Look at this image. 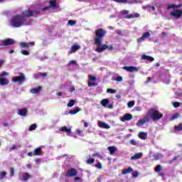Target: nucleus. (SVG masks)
I'll use <instances>...</instances> for the list:
<instances>
[{"label":"nucleus","instance_id":"nucleus-37","mask_svg":"<svg viewBox=\"0 0 182 182\" xmlns=\"http://www.w3.org/2000/svg\"><path fill=\"white\" fill-rule=\"evenodd\" d=\"M133 106H134V101H129L127 103V107H129V109H132V107H133Z\"/></svg>","mask_w":182,"mask_h":182},{"label":"nucleus","instance_id":"nucleus-60","mask_svg":"<svg viewBox=\"0 0 182 182\" xmlns=\"http://www.w3.org/2000/svg\"><path fill=\"white\" fill-rule=\"evenodd\" d=\"M4 65V60H0V68Z\"/></svg>","mask_w":182,"mask_h":182},{"label":"nucleus","instance_id":"nucleus-39","mask_svg":"<svg viewBox=\"0 0 182 182\" xmlns=\"http://www.w3.org/2000/svg\"><path fill=\"white\" fill-rule=\"evenodd\" d=\"M179 114H173L170 120L173 121V120H176V119H178L179 117Z\"/></svg>","mask_w":182,"mask_h":182},{"label":"nucleus","instance_id":"nucleus-26","mask_svg":"<svg viewBox=\"0 0 182 182\" xmlns=\"http://www.w3.org/2000/svg\"><path fill=\"white\" fill-rule=\"evenodd\" d=\"M141 59H144V60H149L150 62H153L154 60V58L153 57L146 55H143L141 56Z\"/></svg>","mask_w":182,"mask_h":182},{"label":"nucleus","instance_id":"nucleus-42","mask_svg":"<svg viewBox=\"0 0 182 182\" xmlns=\"http://www.w3.org/2000/svg\"><path fill=\"white\" fill-rule=\"evenodd\" d=\"M143 8L144 9H146V8H151V9H152V11H156V7L154 6L147 5V6H143Z\"/></svg>","mask_w":182,"mask_h":182},{"label":"nucleus","instance_id":"nucleus-15","mask_svg":"<svg viewBox=\"0 0 182 182\" xmlns=\"http://www.w3.org/2000/svg\"><path fill=\"white\" fill-rule=\"evenodd\" d=\"M149 119L148 118H145L143 119H139L138 121V122L136 123V126L137 127H141V126H143V124H144L145 123H147V122H149Z\"/></svg>","mask_w":182,"mask_h":182},{"label":"nucleus","instance_id":"nucleus-44","mask_svg":"<svg viewBox=\"0 0 182 182\" xmlns=\"http://www.w3.org/2000/svg\"><path fill=\"white\" fill-rule=\"evenodd\" d=\"M21 53H22V55H25L26 56L29 55V51L28 50H22L21 51Z\"/></svg>","mask_w":182,"mask_h":182},{"label":"nucleus","instance_id":"nucleus-59","mask_svg":"<svg viewBox=\"0 0 182 182\" xmlns=\"http://www.w3.org/2000/svg\"><path fill=\"white\" fill-rule=\"evenodd\" d=\"M85 127H89V124L87 122H84Z\"/></svg>","mask_w":182,"mask_h":182},{"label":"nucleus","instance_id":"nucleus-9","mask_svg":"<svg viewBox=\"0 0 182 182\" xmlns=\"http://www.w3.org/2000/svg\"><path fill=\"white\" fill-rule=\"evenodd\" d=\"M122 69H124V70H126L127 72H130L132 73L133 72H139V68L134 66H124Z\"/></svg>","mask_w":182,"mask_h":182},{"label":"nucleus","instance_id":"nucleus-29","mask_svg":"<svg viewBox=\"0 0 182 182\" xmlns=\"http://www.w3.org/2000/svg\"><path fill=\"white\" fill-rule=\"evenodd\" d=\"M133 172L132 168H125L122 171V174H129V173Z\"/></svg>","mask_w":182,"mask_h":182},{"label":"nucleus","instance_id":"nucleus-17","mask_svg":"<svg viewBox=\"0 0 182 182\" xmlns=\"http://www.w3.org/2000/svg\"><path fill=\"white\" fill-rule=\"evenodd\" d=\"M42 90V87L39 86L37 87H33L30 90V93H32L33 95H36L37 93H39Z\"/></svg>","mask_w":182,"mask_h":182},{"label":"nucleus","instance_id":"nucleus-11","mask_svg":"<svg viewBox=\"0 0 182 182\" xmlns=\"http://www.w3.org/2000/svg\"><path fill=\"white\" fill-rule=\"evenodd\" d=\"M133 119V115L132 114H125L122 117H121V122H129Z\"/></svg>","mask_w":182,"mask_h":182},{"label":"nucleus","instance_id":"nucleus-3","mask_svg":"<svg viewBox=\"0 0 182 182\" xmlns=\"http://www.w3.org/2000/svg\"><path fill=\"white\" fill-rule=\"evenodd\" d=\"M171 8H174L172 11L170 12L171 16L175 18V19H180L182 15V10L176 8H181V4L176 5V4H169L167 6V9H171Z\"/></svg>","mask_w":182,"mask_h":182},{"label":"nucleus","instance_id":"nucleus-20","mask_svg":"<svg viewBox=\"0 0 182 182\" xmlns=\"http://www.w3.org/2000/svg\"><path fill=\"white\" fill-rule=\"evenodd\" d=\"M98 126H99V127H101L102 129H109L110 128V126H109L107 124H106L105 122H103L102 121H99Z\"/></svg>","mask_w":182,"mask_h":182},{"label":"nucleus","instance_id":"nucleus-6","mask_svg":"<svg viewBox=\"0 0 182 182\" xmlns=\"http://www.w3.org/2000/svg\"><path fill=\"white\" fill-rule=\"evenodd\" d=\"M49 4L50 6L41 9L42 11H48L50 8H52V9H58L59 4H58L57 0H50Z\"/></svg>","mask_w":182,"mask_h":182},{"label":"nucleus","instance_id":"nucleus-16","mask_svg":"<svg viewBox=\"0 0 182 182\" xmlns=\"http://www.w3.org/2000/svg\"><path fill=\"white\" fill-rule=\"evenodd\" d=\"M100 105H102V106H103V107H108L109 109H112L111 105L107 106V105H109V99H103L100 102Z\"/></svg>","mask_w":182,"mask_h":182},{"label":"nucleus","instance_id":"nucleus-2","mask_svg":"<svg viewBox=\"0 0 182 182\" xmlns=\"http://www.w3.org/2000/svg\"><path fill=\"white\" fill-rule=\"evenodd\" d=\"M107 32L103 28H99L95 31L96 38H95V45H96L97 48L95 49V52L97 53H102V52L106 50H112L113 49V46H107L106 44H102L103 42V36L106 35Z\"/></svg>","mask_w":182,"mask_h":182},{"label":"nucleus","instance_id":"nucleus-54","mask_svg":"<svg viewBox=\"0 0 182 182\" xmlns=\"http://www.w3.org/2000/svg\"><path fill=\"white\" fill-rule=\"evenodd\" d=\"M121 14H124L125 15H127V14H129V11L127 10H123L121 11Z\"/></svg>","mask_w":182,"mask_h":182},{"label":"nucleus","instance_id":"nucleus-38","mask_svg":"<svg viewBox=\"0 0 182 182\" xmlns=\"http://www.w3.org/2000/svg\"><path fill=\"white\" fill-rule=\"evenodd\" d=\"M175 130L178 131V132H180L182 130V124H179L178 126H175Z\"/></svg>","mask_w":182,"mask_h":182},{"label":"nucleus","instance_id":"nucleus-14","mask_svg":"<svg viewBox=\"0 0 182 182\" xmlns=\"http://www.w3.org/2000/svg\"><path fill=\"white\" fill-rule=\"evenodd\" d=\"M147 38H150V33L149 32L144 33L141 38L137 39V42L140 43L143 42L144 39H147Z\"/></svg>","mask_w":182,"mask_h":182},{"label":"nucleus","instance_id":"nucleus-1","mask_svg":"<svg viewBox=\"0 0 182 182\" xmlns=\"http://www.w3.org/2000/svg\"><path fill=\"white\" fill-rule=\"evenodd\" d=\"M41 12L35 11L32 10H26L22 12L21 14H16L11 17L10 20V25L13 28H21V26H29L32 25L33 20L31 18V16H33L36 14H39Z\"/></svg>","mask_w":182,"mask_h":182},{"label":"nucleus","instance_id":"nucleus-10","mask_svg":"<svg viewBox=\"0 0 182 182\" xmlns=\"http://www.w3.org/2000/svg\"><path fill=\"white\" fill-rule=\"evenodd\" d=\"M77 176V171L73 168L69 169L66 173L67 177H75Z\"/></svg>","mask_w":182,"mask_h":182},{"label":"nucleus","instance_id":"nucleus-13","mask_svg":"<svg viewBox=\"0 0 182 182\" xmlns=\"http://www.w3.org/2000/svg\"><path fill=\"white\" fill-rule=\"evenodd\" d=\"M114 2H118L119 4H137L136 0L129 1V0H112Z\"/></svg>","mask_w":182,"mask_h":182},{"label":"nucleus","instance_id":"nucleus-24","mask_svg":"<svg viewBox=\"0 0 182 182\" xmlns=\"http://www.w3.org/2000/svg\"><path fill=\"white\" fill-rule=\"evenodd\" d=\"M138 137L141 140H146V139H147V132H139V134H138Z\"/></svg>","mask_w":182,"mask_h":182},{"label":"nucleus","instance_id":"nucleus-27","mask_svg":"<svg viewBox=\"0 0 182 182\" xmlns=\"http://www.w3.org/2000/svg\"><path fill=\"white\" fill-rule=\"evenodd\" d=\"M140 16V14L136 13L134 14H129L126 16L127 19H132V18H139Z\"/></svg>","mask_w":182,"mask_h":182},{"label":"nucleus","instance_id":"nucleus-31","mask_svg":"<svg viewBox=\"0 0 182 182\" xmlns=\"http://www.w3.org/2000/svg\"><path fill=\"white\" fill-rule=\"evenodd\" d=\"M154 160H160L161 159H163V154H157L154 155Z\"/></svg>","mask_w":182,"mask_h":182},{"label":"nucleus","instance_id":"nucleus-32","mask_svg":"<svg viewBox=\"0 0 182 182\" xmlns=\"http://www.w3.org/2000/svg\"><path fill=\"white\" fill-rule=\"evenodd\" d=\"M80 111V108H76L75 109L70 110L69 113L70 114H76L77 113H79Z\"/></svg>","mask_w":182,"mask_h":182},{"label":"nucleus","instance_id":"nucleus-25","mask_svg":"<svg viewBox=\"0 0 182 182\" xmlns=\"http://www.w3.org/2000/svg\"><path fill=\"white\" fill-rule=\"evenodd\" d=\"M79 49H80V46L75 44L71 47L70 52H71V53H75V52H76V50H79Z\"/></svg>","mask_w":182,"mask_h":182},{"label":"nucleus","instance_id":"nucleus-21","mask_svg":"<svg viewBox=\"0 0 182 182\" xmlns=\"http://www.w3.org/2000/svg\"><path fill=\"white\" fill-rule=\"evenodd\" d=\"M31 174H29V173H24L22 175V178L21 181H28V180H29V178H31Z\"/></svg>","mask_w":182,"mask_h":182},{"label":"nucleus","instance_id":"nucleus-62","mask_svg":"<svg viewBox=\"0 0 182 182\" xmlns=\"http://www.w3.org/2000/svg\"><path fill=\"white\" fill-rule=\"evenodd\" d=\"M40 75V76H43V77H45V76H46V73H40L39 74Z\"/></svg>","mask_w":182,"mask_h":182},{"label":"nucleus","instance_id":"nucleus-45","mask_svg":"<svg viewBox=\"0 0 182 182\" xmlns=\"http://www.w3.org/2000/svg\"><path fill=\"white\" fill-rule=\"evenodd\" d=\"M68 25H70L71 26H73L74 25H76V21H73V20H69L68 21Z\"/></svg>","mask_w":182,"mask_h":182},{"label":"nucleus","instance_id":"nucleus-53","mask_svg":"<svg viewBox=\"0 0 182 182\" xmlns=\"http://www.w3.org/2000/svg\"><path fill=\"white\" fill-rule=\"evenodd\" d=\"M95 167H97V168H102V164L99 163L97 165H95Z\"/></svg>","mask_w":182,"mask_h":182},{"label":"nucleus","instance_id":"nucleus-12","mask_svg":"<svg viewBox=\"0 0 182 182\" xmlns=\"http://www.w3.org/2000/svg\"><path fill=\"white\" fill-rule=\"evenodd\" d=\"M1 43L4 46H8V45H14V43H15V41L12 38H8V39L1 41Z\"/></svg>","mask_w":182,"mask_h":182},{"label":"nucleus","instance_id":"nucleus-33","mask_svg":"<svg viewBox=\"0 0 182 182\" xmlns=\"http://www.w3.org/2000/svg\"><path fill=\"white\" fill-rule=\"evenodd\" d=\"M132 146H139V141H136L135 139H131L129 141Z\"/></svg>","mask_w":182,"mask_h":182},{"label":"nucleus","instance_id":"nucleus-63","mask_svg":"<svg viewBox=\"0 0 182 182\" xmlns=\"http://www.w3.org/2000/svg\"><path fill=\"white\" fill-rule=\"evenodd\" d=\"M95 156H97V157H100V155H99V154H95L92 155V157H95Z\"/></svg>","mask_w":182,"mask_h":182},{"label":"nucleus","instance_id":"nucleus-28","mask_svg":"<svg viewBox=\"0 0 182 182\" xmlns=\"http://www.w3.org/2000/svg\"><path fill=\"white\" fill-rule=\"evenodd\" d=\"M42 154V149L41 148H37L33 151L34 156H41Z\"/></svg>","mask_w":182,"mask_h":182},{"label":"nucleus","instance_id":"nucleus-4","mask_svg":"<svg viewBox=\"0 0 182 182\" xmlns=\"http://www.w3.org/2000/svg\"><path fill=\"white\" fill-rule=\"evenodd\" d=\"M149 116L151 117L153 120L158 121L163 117V114L160 113L158 110L152 109L148 112Z\"/></svg>","mask_w":182,"mask_h":182},{"label":"nucleus","instance_id":"nucleus-46","mask_svg":"<svg viewBox=\"0 0 182 182\" xmlns=\"http://www.w3.org/2000/svg\"><path fill=\"white\" fill-rule=\"evenodd\" d=\"M18 149V145L14 144L10 147V150H16Z\"/></svg>","mask_w":182,"mask_h":182},{"label":"nucleus","instance_id":"nucleus-64","mask_svg":"<svg viewBox=\"0 0 182 182\" xmlns=\"http://www.w3.org/2000/svg\"><path fill=\"white\" fill-rule=\"evenodd\" d=\"M62 95H63L62 92H58V93H57V95H58V96H62Z\"/></svg>","mask_w":182,"mask_h":182},{"label":"nucleus","instance_id":"nucleus-34","mask_svg":"<svg viewBox=\"0 0 182 182\" xmlns=\"http://www.w3.org/2000/svg\"><path fill=\"white\" fill-rule=\"evenodd\" d=\"M74 105H75V100H70V102L67 105L68 107H73Z\"/></svg>","mask_w":182,"mask_h":182},{"label":"nucleus","instance_id":"nucleus-41","mask_svg":"<svg viewBox=\"0 0 182 182\" xmlns=\"http://www.w3.org/2000/svg\"><path fill=\"white\" fill-rule=\"evenodd\" d=\"M95 163V159L90 158L87 160V164H93Z\"/></svg>","mask_w":182,"mask_h":182},{"label":"nucleus","instance_id":"nucleus-35","mask_svg":"<svg viewBox=\"0 0 182 182\" xmlns=\"http://www.w3.org/2000/svg\"><path fill=\"white\" fill-rule=\"evenodd\" d=\"M36 127H38L36 124H33L29 127L28 130L29 132H32L33 130H36Z\"/></svg>","mask_w":182,"mask_h":182},{"label":"nucleus","instance_id":"nucleus-43","mask_svg":"<svg viewBox=\"0 0 182 182\" xmlns=\"http://www.w3.org/2000/svg\"><path fill=\"white\" fill-rule=\"evenodd\" d=\"M155 171L156 173H159L160 171H161V165H158L156 168H155Z\"/></svg>","mask_w":182,"mask_h":182},{"label":"nucleus","instance_id":"nucleus-55","mask_svg":"<svg viewBox=\"0 0 182 182\" xmlns=\"http://www.w3.org/2000/svg\"><path fill=\"white\" fill-rule=\"evenodd\" d=\"M10 173H11V176H14V168H10Z\"/></svg>","mask_w":182,"mask_h":182},{"label":"nucleus","instance_id":"nucleus-19","mask_svg":"<svg viewBox=\"0 0 182 182\" xmlns=\"http://www.w3.org/2000/svg\"><path fill=\"white\" fill-rule=\"evenodd\" d=\"M107 150H109L110 156H113V154H114V152L117 151V147L114 146H108Z\"/></svg>","mask_w":182,"mask_h":182},{"label":"nucleus","instance_id":"nucleus-56","mask_svg":"<svg viewBox=\"0 0 182 182\" xmlns=\"http://www.w3.org/2000/svg\"><path fill=\"white\" fill-rule=\"evenodd\" d=\"M3 126L4 127H8V126H9V124H8V122H5V123H4Z\"/></svg>","mask_w":182,"mask_h":182},{"label":"nucleus","instance_id":"nucleus-36","mask_svg":"<svg viewBox=\"0 0 182 182\" xmlns=\"http://www.w3.org/2000/svg\"><path fill=\"white\" fill-rule=\"evenodd\" d=\"M6 176V171H3L0 173V180H4Z\"/></svg>","mask_w":182,"mask_h":182},{"label":"nucleus","instance_id":"nucleus-48","mask_svg":"<svg viewBox=\"0 0 182 182\" xmlns=\"http://www.w3.org/2000/svg\"><path fill=\"white\" fill-rule=\"evenodd\" d=\"M139 176V172L135 171L133 174H132V177H134V178H136V177H138Z\"/></svg>","mask_w":182,"mask_h":182},{"label":"nucleus","instance_id":"nucleus-7","mask_svg":"<svg viewBox=\"0 0 182 182\" xmlns=\"http://www.w3.org/2000/svg\"><path fill=\"white\" fill-rule=\"evenodd\" d=\"M97 80V77L96 76H93L90 75L88 76V86L89 87H92L93 86H97V84L93 82Z\"/></svg>","mask_w":182,"mask_h":182},{"label":"nucleus","instance_id":"nucleus-47","mask_svg":"<svg viewBox=\"0 0 182 182\" xmlns=\"http://www.w3.org/2000/svg\"><path fill=\"white\" fill-rule=\"evenodd\" d=\"M115 80H117V82H122L123 81V77L119 76L117 77Z\"/></svg>","mask_w":182,"mask_h":182},{"label":"nucleus","instance_id":"nucleus-22","mask_svg":"<svg viewBox=\"0 0 182 182\" xmlns=\"http://www.w3.org/2000/svg\"><path fill=\"white\" fill-rule=\"evenodd\" d=\"M29 45H35L34 42H31V43H26V42H22L20 43L21 48H29Z\"/></svg>","mask_w":182,"mask_h":182},{"label":"nucleus","instance_id":"nucleus-52","mask_svg":"<svg viewBox=\"0 0 182 182\" xmlns=\"http://www.w3.org/2000/svg\"><path fill=\"white\" fill-rule=\"evenodd\" d=\"M68 65H76V61L75 60H71L68 63Z\"/></svg>","mask_w":182,"mask_h":182},{"label":"nucleus","instance_id":"nucleus-57","mask_svg":"<svg viewBox=\"0 0 182 182\" xmlns=\"http://www.w3.org/2000/svg\"><path fill=\"white\" fill-rule=\"evenodd\" d=\"M162 36L163 38L167 36V33L166 32H162Z\"/></svg>","mask_w":182,"mask_h":182},{"label":"nucleus","instance_id":"nucleus-5","mask_svg":"<svg viewBox=\"0 0 182 182\" xmlns=\"http://www.w3.org/2000/svg\"><path fill=\"white\" fill-rule=\"evenodd\" d=\"M9 75V73H8L6 72H3L0 75V85H1L2 86H5V85L9 84V80H8L5 77V76H8Z\"/></svg>","mask_w":182,"mask_h":182},{"label":"nucleus","instance_id":"nucleus-50","mask_svg":"<svg viewBox=\"0 0 182 182\" xmlns=\"http://www.w3.org/2000/svg\"><path fill=\"white\" fill-rule=\"evenodd\" d=\"M116 33H117V35H120L121 36H123V33H122V31H120V30H117Z\"/></svg>","mask_w":182,"mask_h":182},{"label":"nucleus","instance_id":"nucleus-30","mask_svg":"<svg viewBox=\"0 0 182 182\" xmlns=\"http://www.w3.org/2000/svg\"><path fill=\"white\" fill-rule=\"evenodd\" d=\"M18 113L20 116H26V113H28V112L26 111V109H20Z\"/></svg>","mask_w":182,"mask_h":182},{"label":"nucleus","instance_id":"nucleus-8","mask_svg":"<svg viewBox=\"0 0 182 182\" xmlns=\"http://www.w3.org/2000/svg\"><path fill=\"white\" fill-rule=\"evenodd\" d=\"M25 75L23 74H21V76L13 77L12 80L14 83H23V82H25Z\"/></svg>","mask_w":182,"mask_h":182},{"label":"nucleus","instance_id":"nucleus-61","mask_svg":"<svg viewBox=\"0 0 182 182\" xmlns=\"http://www.w3.org/2000/svg\"><path fill=\"white\" fill-rule=\"evenodd\" d=\"M70 92H73L75 90V87H71L70 88Z\"/></svg>","mask_w":182,"mask_h":182},{"label":"nucleus","instance_id":"nucleus-23","mask_svg":"<svg viewBox=\"0 0 182 182\" xmlns=\"http://www.w3.org/2000/svg\"><path fill=\"white\" fill-rule=\"evenodd\" d=\"M60 131L68 134L72 133V129H70V128H68L67 127H61L60 128Z\"/></svg>","mask_w":182,"mask_h":182},{"label":"nucleus","instance_id":"nucleus-18","mask_svg":"<svg viewBox=\"0 0 182 182\" xmlns=\"http://www.w3.org/2000/svg\"><path fill=\"white\" fill-rule=\"evenodd\" d=\"M143 157V153L139 152L135 154L133 156H131V160H139V159H141Z\"/></svg>","mask_w":182,"mask_h":182},{"label":"nucleus","instance_id":"nucleus-49","mask_svg":"<svg viewBox=\"0 0 182 182\" xmlns=\"http://www.w3.org/2000/svg\"><path fill=\"white\" fill-rule=\"evenodd\" d=\"M180 106V103L178 102H173V107H178Z\"/></svg>","mask_w":182,"mask_h":182},{"label":"nucleus","instance_id":"nucleus-51","mask_svg":"<svg viewBox=\"0 0 182 182\" xmlns=\"http://www.w3.org/2000/svg\"><path fill=\"white\" fill-rule=\"evenodd\" d=\"M74 180H75V181H82V178L75 177Z\"/></svg>","mask_w":182,"mask_h":182},{"label":"nucleus","instance_id":"nucleus-40","mask_svg":"<svg viewBox=\"0 0 182 182\" xmlns=\"http://www.w3.org/2000/svg\"><path fill=\"white\" fill-rule=\"evenodd\" d=\"M116 90L108 88L107 90V93H111L112 95H114V93H116Z\"/></svg>","mask_w":182,"mask_h":182},{"label":"nucleus","instance_id":"nucleus-58","mask_svg":"<svg viewBox=\"0 0 182 182\" xmlns=\"http://www.w3.org/2000/svg\"><path fill=\"white\" fill-rule=\"evenodd\" d=\"M83 131H82L81 129H77V134H80V133H82Z\"/></svg>","mask_w":182,"mask_h":182}]
</instances>
